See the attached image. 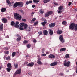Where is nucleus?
<instances>
[{
	"instance_id": "obj_1",
	"label": "nucleus",
	"mask_w": 77,
	"mask_h": 77,
	"mask_svg": "<svg viewBox=\"0 0 77 77\" xmlns=\"http://www.w3.org/2000/svg\"><path fill=\"white\" fill-rule=\"evenodd\" d=\"M69 29L71 30L76 31L77 30V24L74 23L71 24L69 26Z\"/></svg>"
},
{
	"instance_id": "obj_2",
	"label": "nucleus",
	"mask_w": 77,
	"mask_h": 77,
	"mask_svg": "<svg viewBox=\"0 0 77 77\" xmlns=\"http://www.w3.org/2000/svg\"><path fill=\"white\" fill-rule=\"evenodd\" d=\"M18 6L20 7L23 6V3L17 2L14 4L13 7L14 8H16V7H17V6Z\"/></svg>"
},
{
	"instance_id": "obj_3",
	"label": "nucleus",
	"mask_w": 77,
	"mask_h": 77,
	"mask_svg": "<svg viewBox=\"0 0 77 77\" xmlns=\"http://www.w3.org/2000/svg\"><path fill=\"white\" fill-rule=\"evenodd\" d=\"M14 16L15 18L17 20H21V16L19 15V14L17 13H15L14 14Z\"/></svg>"
},
{
	"instance_id": "obj_4",
	"label": "nucleus",
	"mask_w": 77,
	"mask_h": 77,
	"mask_svg": "<svg viewBox=\"0 0 77 77\" xmlns=\"http://www.w3.org/2000/svg\"><path fill=\"white\" fill-rule=\"evenodd\" d=\"M66 60H65L64 61V65L65 66H67V67L69 66L70 62L69 61H68L66 63Z\"/></svg>"
},
{
	"instance_id": "obj_5",
	"label": "nucleus",
	"mask_w": 77,
	"mask_h": 77,
	"mask_svg": "<svg viewBox=\"0 0 77 77\" xmlns=\"http://www.w3.org/2000/svg\"><path fill=\"white\" fill-rule=\"evenodd\" d=\"M20 24L25 29H26L28 27V25L24 23H21Z\"/></svg>"
},
{
	"instance_id": "obj_6",
	"label": "nucleus",
	"mask_w": 77,
	"mask_h": 77,
	"mask_svg": "<svg viewBox=\"0 0 77 77\" xmlns=\"http://www.w3.org/2000/svg\"><path fill=\"white\" fill-rule=\"evenodd\" d=\"M53 14V12L52 11H49L46 12L45 14V17H48L50 15H51Z\"/></svg>"
},
{
	"instance_id": "obj_7",
	"label": "nucleus",
	"mask_w": 77,
	"mask_h": 77,
	"mask_svg": "<svg viewBox=\"0 0 77 77\" xmlns=\"http://www.w3.org/2000/svg\"><path fill=\"white\" fill-rule=\"evenodd\" d=\"M59 39L60 41H61V42H65V40L63 39V36L62 35H61L59 37Z\"/></svg>"
},
{
	"instance_id": "obj_8",
	"label": "nucleus",
	"mask_w": 77,
	"mask_h": 77,
	"mask_svg": "<svg viewBox=\"0 0 77 77\" xmlns=\"http://www.w3.org/2000/svg\"><path fill=\"white\" fill-rule=\"evenodd\" d=\"M48 57L50 59H54L55 58V56L51 54L49 55Z\"/></svg>"
},
{
	"instance_id": "obj_9",
	"label": "nucleus",
	"mask_w": 77,
	"mask_h": 77,
	"mask_svg": "<svg viewBox=\"0 0 77 77\" xmlns=\"http://www.w3.org/2000/svg\"><path fill=\"white\" fill-rule=\"evenodd\" d=\"M56 24L54 23H52L50 24L49 26L50 27H54V26H55Z\"/></svg>"
},
{
	"instance_id": "obj_10",
	"label": "nucleus",
	"mask_w": 77,
	"mask_h": 77,
	"mask_svg": "<svg viewBox=\"0 0 77 77\" xmlns=\"http://www.w3.org/2000/svg\"><path fill=\"white\" fill-rule=\"evenodd\" d=\"M34 65V63L33 62L27 65L28 66H30V67H32Z\"/></svg>"
},
{
	"instance_id": "obj_11",
	"label": "nucleus",
	"mask_w": 77,
	"mask_h": 77,
	"mask_svg": "<svg viewBox=\"0 0 77 77\" xmlns=\"http://www.w3.org/2000/svg\"><path fill=\"white\" fill-rule=\"evenodd\" d=\"M21 69H19L17 70L15 72V74H20L21 73Z\"/></svg>"
},
{
	"instance_id": "obj_12",
	"label": "nucleus",
	"mask_w": 77,
	"mask_h": 77,
	"mask_svg": "<svg viewBox=\"0 0 77 77\" xmlns=\"http://www.w3.org/2000/svg\"><path fill=\"white\" fill-rule=\"evenodd\" d=\"M19 22L18 21H17L16 22V23L15 25V27H16V28H18V27H19V25H18L19 24Z\"/></svg>"
},
{
	"instance_id": "obj_13",
	"label": "nucleus",
	"mask_w": 77,
	"mask_h": 77,
	"mask_svg": "<svg viewBox=\"0 0 77 77\" xmlns=\"http://www.w3.org/2000/svg\"><path fill=\"white\" fill-rule=\"evenodd\" d=\"M57 64V62H54L51 63L50 65L51 66H55V65H56Z\"/></svg>"
},
{
	"instance_id": "obj_14",
	"label": "nucleus",
	"mask_w": 77,
	"mask_h": 77,
	"mask_svg": "<svg viewBox=\"0 0 77 77\" xmlns=\"http://www.w3.org/2000/svg\"><path fill=\"white\" fill-rule=\"evenodd\" d=\"M20 25V26H19V29L20 30H24V27L23 26H22V25Z\"/></svg>"
},
{
	"instance_id": "obj_15",
	"label": "nucleus",
	"mask_w": 77,
	"mask_h": 77,
	"mask_svg": "<svg viewBox=\"0 0 77 77\" xmlns=\"http://www.w3.org/2000/svg\"><path fill=\"white\" fill-rule=\"evenodd\" d=\"M43 33L44 35H47L48 34V31L46 30H44L43 31Z\"/></svg>"
},
{
	"instance_id": "obj_16",
	"label": "nucleus",
	"mask_w": 77,
	"mask_h": 77,
	"mask_svg": "<svg viewBox=\"0 0 77 77\" xmlns=\"http://www.w3.org/2000/svg\"><path fill=\"white\" fill-rule=\"evenodd\" d=\"M2 21L3 22V23H5L7 22V20L6 19L4 18L2 19Z\"/></svg>"
},
{
	"instance_id": "obj_17",
	"label": "nucleus",
	"mask_w": 77,
	"mask_h": 77,
	"mask_svg": "<svg viewBox=\"0 0 77 77\" xmlns=\"http://www.w3.org/2000/svg\"><path fill=\"white\" fill-rule=\"evenodd\" d=\"M49 30V34L50 35H51L53 34V30L50 29Z\"/></svg>"
},
{
	"instance_id": "obj_18",
	"label": "nucleus",
	"mask_w": 77,
	"mask_h": 77,
	"mask_svg": "<svg viewBox=\"0 0 77 77\" xmlns=\"http://www.w3.org/2000/svg\"><path fill=\"white\" fill-rule=\"evenodd\" d=\"M57 33L58 35H60L62 33V30H58L57 31Z\"/></svg>"
},
{
	"instance_id": "obj_19",
	"label": "nucleus",
	"mask_w": 77,
	"mask_h": 77,
	"mask_svg": "<svg viewBox=\"0 0 77 77\" xmlns=\"http://www.w3.org/2000/svg\"><path fill=\"white\" fill-rule=\"evenodd\" d=\"M6 9L5 8H3L1 9V12H5L6 11Z\"/></svg>"
},
{
	"instance_id": "obj_20",
	"label": "nucleus",
	"mask_w": 77,
	"mask_h": 77,
	"mask_svg": "<svg viewBox=\"0 0 77 77\" xmlns=\"http://www.w3.org/2000/svg\"><path fill=\"white\" fill-rule=\"evenodd\" d=\"M33 2L34 3H37V4H38L39 1L38 0H33Z\"/></svg>"
},
{
	"instance_id": "obj_21",
	"label": "nucleus",
	"mask_w": 77,
	"mask_h": 77,
	"mask_svg": "<svg viewBox=\"0 0 77 77\" xmlns=\"http://www.w3.org/2000/svg\"><path fill=\"white\" fill-rule=\"evenodd\" d=\"M33 3V1H27L26 2L27 5H29L30 3Z\"/></svg>"
},
{
	"instance_id": "obj_22",
	"label": "nucleus",
	"mask_w": 77,
	"mask_h": 77,
	"mask_svg": "<svg viewBox=\"0 0 77 77\" xmlns=\"http://www.w3.org/2000/svg\"><path fill=\"white\" fill-rule=\"evenodd\" d=\"M47 23V22L44 21L43 22H42L41 24H42V26H45V24H46Z\"/></svg>"
},
{
	"instance_id": "obj_23",
	"label": "nucleus",
	"mask_w": 77,
	"mask_h": 77,
	"mask_svg": "<svg viewBox=\"0 0 77 77\" xmlns=\"http://www.w3.org/2000/svg\"><path fill=\"white\" fill-rule=\"evenodd\" d=\"M3 24H2L0 26V30H3Z\"/></svg>"
},
{
	"instance_id": "obj_24",
	"label": "nucleus",
	"mask_w": 77,
	"mask_h": 77,
	"mask_svg": "<svg viewBox=\"0 0 77 77\" xmlns=\"http://www.w3.org/2000/svg\"><path fill=\"white\" fill-rule=\"evenodd\" d=\"M7 67H8V68H11L12 66H11V64L10 63H8L7 65Z\"/></svg>"
},
{
	"instance_id": "obj_25",
	"label": "nucleus",
	"mask_w": 77,
	"mask_h": 77,
	"mask_svg": "<svg viewBox=\"0 0 77 77\" xmlns=\"http://www.w3.org/2000/svg\"><path fill=\"white\" fill-rule=\"evenodd\" d=\"M65 50H66V48H61L60 50V52L63 51H65Z\"/></svg>"
},
{
	"instance_id": "obj_26",
	"label": "nucleus",
	"mask_w": 77,
	"mask_h": 77,
	"mask_svg": "<svg viewBox=\"0 0 77 77\" xmlns=\"http://www.w3.org/2000/svg\"><path fill=\"white\" fill-rule=\"evenodd\" d=\"M63 6H60L59 7L58 9L59 10H62L63 9Z\"/></svg>"
},
{
	"instance_id": "obj_27",
	"label": "nucleus",
	"mask_w": 77,
	"mask_h": 77,
	"mask_svg": "<svg viewBox=\"0 0 77 77\" xmlns=\"http://www.w3.org/2000/svg\"><path fill=\"white\" fill-rule=\"evenodd\" d=\"M16 54V52H14L12 53V57H14V56H15Z\"/></svg>"
},
{
	"instance_id": "obj_28",
	"label": "nucleus",
	"mask_w": 77,
	"mask_h": 77,
	"mask_svg": "<svg viewBox=\"0 0 77 77\" xmlns=\"http://www.w3.org/2000/svg\"><path fill=\"white\" fill-rule=\"evenodd\" d=\"M50 1V0H44L43 2L44 3H47L48 2Z\"/></svg>"
},
{
	"instance_id": "obj_29",
	"label": "nucleus",
	"mask_w": 77,
	"mask_h": 77,
	"mask_svg": "<svg viewBox=\"0 0 77 77\" xmlns=\"http://www.w3.org/2000/svg\"><path fill=\"white\" fill-rule=\"evenodd\" d=\"M37 63H38V64H39V65H41L42 64L41 62L40 61H39V60H38Z\"/></svg>"
},
{
	"instance_id": "obj_30",
	"label": "nucleus",
	"mask_w": 77,
	"mask_h": 77,
	"mask_svg": "<svg viewBox=\"0 0 77 77\" xmlns=\"http://www.w3.org/2000/svg\"><path fill=\"white\" fill-rule=\"evenodd\" d=\"M14 66H15V68H17L18 67V65L17 64H14Z\"/></svg>"
},
{
	"instance_id": "obj_31",
	"label": "nucleus",
	"mask_w": 77,
	"mask_h": 77,
	"mask_svg": "<svg viewBox=\"0 0 77 77\" xmlns=\"http://www.w3.org/2000/svg\"><path fill=\"white\" fill-rule=\"evenodd\" d=\"M7 71L8 72H10L11 71V68H7Z\"/></svg>"
},
{
	"instance_id": "obj_32",
	"label": "nucleus",
	"mask_w": 77,
	"mask_h": 77,
	"mask_svg": "<svg viewBox=\"0 0 77 77\" xmlns=\"http://www.w3.org/2000/svg\"><path fill=\"white\" fill-rule=\"evenodd\" d=\"M62 23L63 24V25H66V22L65 21H63L62 22Z\"/></svg>"
},
{
	"instance_id": "obj_33",
	"label": "nucleus",
	"mask_w": 77,
	"mask_h": 77,
	"mask_svg": "<svg viewBox=\"0 0 77 77\" xmlns=\"http://www.w3.org/2000/svg\"><path fill=\"white\" fill-rule=\"evenodd\" d=\"M21 39V37H20L18 38L17 39V41H20Z\"/></svg>"
},
{
	"instance_id": "obj_34",
	"label": "nucleus",
	"mask_w": 77,
	"mask_h": 77,
	"mask_svg": "<svg viewBox=\"0 0 77 77\" xmlns=\"http://www.w3.org/2000/svg\"><path fill=\"white\" fill-rule=\"evenodd\" d=\"M6 2L8 4V5H11V2L9 1V0H6Z\"/></svg>"
},
{
	"instance_id": "obj_35",
	"label": "nucleus",
	"mask_w": 77,
	"mask_h": 77,
	"mask_svg": "<svg viewBox=\"0 0 77 77\" xmlns=\"http://www.w3.org/2000/svg\"><path fill=\"white\" fill-rule=\"evenodd\" d=\"M14 24H15V23L14 22H11V26H14Z\"/></svg>"
},
{
	"instance_id": "obj_36",
	"label": "nucleus",
	"mask_w": 77,
	"mask_h": 77,
	"mask_svg": "<svg viewBox=\"0 0 77 77\" xmlns=\"http://www.w3.org/2000/svg\"><path fill=\"white\" fill-rule=\"evenodd\" d=\"M28 43V41L27 40H25L23 41V43H24V44H27V43Z\"/></svg>"
},
{
	"instance_id": "obj_37",
	"label": "nucleus",
	"mask_w": 77,
	"mask_h": 77,
	"mask_svg": "<svg viewBox=\"0 0 77 77\" xmlns=\"http://www.w3.org/2000/svg\"><path fill=\"white\" fill-rule=\"evenodd\" d=\"M39 12H40V13H41V14H43L44 13V11H42V9H41L40 10Z\"/></svg>"
},
{
	"instance_id": "obj_38",
	"label": "nucleus",
	"mask_w": 77,
	"mask_h": 77,
	"mask_svg": "<svg viewBox=\"0 0 77 77\" xmlns=\"http://www.w3.org/2000/svg\"><path fill=\"white\" fill-rule=\"evenodd\" d=\"M42 33V32L41 31H40L39 32H38V34L40 35H41Z\"/></svg>"
},
{
	"instance_id": "obj_39",
	"label": "nucleus",
	"mask_w": 77,
	"mask_h": 77,
	"mask_svg": "<svg viewBox=\"0 0 77 77\" xmlns=\"http://www.w3.org/2000/svg\"><path fill=\"white\" fill-rule=\"evenodd\" d=\"M5 53L6 54H8L9 53V51H5Z\"/></svg>"
},
{
	"instance_id": "obj_40",
	"label": "nucleus",
	"mask_w": 77,
	"mask_h": 77,
	"mask_svg": "<svg viewBox=\"0 0 77 77\" xmlns=\"http://www.w3.org/2000/svg\"><path fill=\"white\" fill-rule=\"evenodd\" d=\"M69 54H67L65 55L66 58H68L69 57Z\"/></svg>"
},
{
	"instance_id": "obj_41",
	"label": "nucleus",
	"mask_w": 77,
	"mask_h": 77,
	"mask_svg": "<svg viewBox=\"0 0 77 77\" xmlns=\"http://www.w3.org/2000/svg\"><path fill=\"white\" fill-rule=\"evenodd\" d=\"M38 24V21H36L34 23V25L35 26H36V25H37Z\"/></svg>"
},
{
	"instance_id": "obj_42",
	"label": "nucleus",
	"mask_w": 77,
	"mask_h": 77,
	"mask_svg": "<svg viewBox=\"0 0 77 77\" xmlns=\"http://www.w3.org/2000/svg\"><path fill=\"white\" fill-rule=\"evenodd\" d=\"M10 59V57L9 56L7 57L6 58V60H9Z\"/></svg>"
},
{
	"instance_id": "obj_43",
	"label": "nucleus",
	"mask_w": 77,
	"mask_h": 77,
	"mask_svg": "<svg viewBox=\"0 0 77 77\" xmlns=\"http://www.w3.org/2000/svg\"><path fill=\"white\" fill-rule=\"evenodd\" d=\"M62 11L61 10H59V11H58V14H60V13H62Z\"/></svg>"
},
{
	"instance_id": "obj_44",
	"label": "nucleus",
	"mask_w": 77,
	"mask_h": 77,
	"mask_svg": "<svg viewBox=\"0 0 77 77\" xmlns=\"http://www.w3.org/2000/svg\"><path fill=\"white\" fill-rule=\"evenodd\" d=\"M31 46V45H30V44H28L27 45V48H30V47Z\"/></svg>"
},
{
	"instance_id": "obj_45",
	"label": "nucleus",
	"mask_w": 77,
	"mask_h": 77,
	"mask_svg": "<svg viewBox=\"0 0 77 77\" xmlns=\"http://www.w3.org/2000/svg\"><path fill=\"white\" fill-rule=\"evenodd\" d=\"M72 4V3H71V2H69V4H68V6H70V5Z\"/></svg>"
},
{
	"instance_id": "obj_46",
	"label": "nucleus",
	"mask_w": 77,
	"mask_h": 77,
	"mask_svg": "<svg viewBox=\"0 0 77 77\" xmlns=\"http://www.w3.org/2000/svg\"><path fill=\"white\" fill-rule=\"evenodd\" d=\"M22 20L23 21H25V22L26 21V20L25 19H22Z\"/></svg>"
},
{
	"instance_id": "obj_47",
	"label": "nucleus",
	"mask_w": 77,
	"mask_h": 77,
	"mask_svg": "<svg viewBox=\"0 0 77 77\" xmlns=\"http://www.w3.org/2000/svg\"><path fill=\"white\" fill-rule=\"evenodd\" d=\"M41 56H46V54H42Z\"/></svg>"
},
{
	"instance_id": "obj_48",
	"label": "nucleus",
	"mask_w": 77,
	"mask_h": 77,
	"mask_svg": "<svg viewBox=\"0 0 77 77\" xmlns=\"http://www.w3.org/2000/svg\"><path fill=\"white\" fill-rule=\"evenodd\" d=\"M5 50H8V48H4Z\"/></svg>"
},
{
	"instance_id": "obj_49",
	"label": "nucleus",
	"mask_w": 77,
	"mask_h": 77,
	"mask_svg": "<svg viewBox=\"0 0 77 77\" xmlns=\"http://www.w3.org/2000/svg\"><path fill=\"white\" fill-rule=\"evenodd\" d=\"M54 4L56 6H58L59 5V4L57 3H54Z\"/></svg>"
},
{
	"instance_id": "obj_50",
	"label": "nucleus",
	"mask_w": 77,
	"mask_h": 77,
	"mask_svg": "<svg viewBox=\"0 0 77 77\" xmlns=\"http://www.w3.org/2000/svg\"><path fill=\"white\" fill-rule=\"evenodd\" d=\"M32 20L33 21H35V20H36V19L35 18H33Z\"/></svg>"
},
{
	"instance_id": "obj_51",
	"label": "nucleus",
	"mask_w": 77,
	"mask_h": 77,
	"mask_svg": "<svg viewBox=\"0 0 77 77\" xmlns=\"http://www.w3.org/2000/svg\"><path fill=\"white\" fill-rule=\"evenodd\" d=\"M31 23H34V21L33 20H31Z\"/></svg>"
},
{
	"instance_id": "obj_52",
	"label": "nucleus",
	"mask_w": 77,
	"mask_h": 77,
	"mask_svg": "<svg viewBox=\"0 0 77 77\" xmlns=\"http://www.w3.org/2000/svg\"><path fill=\"white\" fill-rule=\"evenodd\" d=\"M60 75H61V76H62L63 75H64V74H63V73H60Z\"/></svg>"
},
{
	"instance_id": "obj_53",
	"label": "nucleus",
	"mask_w": 77,
	"mask_h": 77,
	"mask_svg": "<svg viewBox=\"0 0 77 77\" xmlns=\"http://www.w3.org/2000/svg\"><path fill=\"white\" fill-rule=\"evenodd\" d=\"M33 41L34 42H35V43L36 42V39H34L33 40Z\"/></svg>"
},
{
	"instance_id": "obj_54",
	"label": "nucleus",
	"mask_w": 77,
	"mask_h": 77,
	"mask_svg": "<svg viewBox=\"0 0 77 77\" xmlns=\"http://www.w3.org/2000/svg\"><path fill=\"white\" fill-rule=\"evenodd\" d=\"M24 63V64H27V63H28V62H25Z\"/></svg>"
},
{
	"instance_id": "obj_55",
	"label": "nucleus",
	"mask_w": 77,
	"mask_h": 77,
	"mask_svg": "<svg viewBox=\"0 0 77 77\" xmlns=\"http://www.w3.org/2000/svg\"><path fill=\"white\" fill-rule=\"evenodd\" d=\"M35 5H32V8H35Z\"/></svg>"
},
{
	"instance_id": "obj_56",
	"label": "nucleus",
	"mask_w": 77,
	"mask_h": 77,
	"mask_svg": "<svg viewBox=\"0 0 77 77\" xmlns=\"http://www.w3.org/2000/svg\"><path fill=\"white\" fill-rule=\"evenodd\" d=\"M46 53L47 54H49V52H46Z\"/></svg>"
},
{
	"instance_id": "obj_57",
	"label": "nucleus",
	"mask_w": 77,
	"mask_h": 77,
	"mask_svg": "<svg viewBox=\"0 0 77 77\" xmlns=\"http://www.w3.org/2000/svg\"><path fill=\"white\" fill-rule=\"evenodd\" d=\"M21 13H22V14H24V11H21Z\"/></svg>"
},
{
	"instance_id": "obj_58",
	"label": "nucleus",
	"mask_w": 77,
	"mask_h": 77,
	"mask_svg": "<svg viewBox=\"0 0 77 77\" xmlns=\"http://www.w3.org/2000/svg\"><path fill=\"white\" fill-rule=\"evenodd\" d=\"M34 14V13L33 12H32L31 13V15H33Z\"/></svg>"
},
{
	"instance_id": "obj_59",
	"label": "nucleus",
	"mask_w": 77,
	"mask_h": 77,
	"mask_svg": "<svg viewBox=\"0 0 77 77\" xmlns=\"http://www.w3.org/2000/svg\"><path fill=\"white\" fill-rule=\"evenodd\" d=\"M44 49H43L42 50V51H43V52H42V53H44Z\"/></svg>"
},
{
	"instance_id": "obj_60",
	"label": "nucleus",
	"mask_w": 77,
	"mask_h": 77,
	"mask_svg": "<svg viewBox=\"0 0 77 77\" xmlns=\"http://www.w3.org/2000/svg\"><path fill=\"white\" fill-rule=\"evenodd\" d=\"M69 72V71L68 70H66V72Z\"/></svg>"
},
{
	"instance_id": "obj_61",
	"label": "nucleus",
	"mask_w": 77,
	"mask_h": 77,
	"mask_svg": "<svg viewBox=\"0 0 77 77\" xmlns=\"http://www.w3.org/2000/svg\"><path fill=\"white\" fill-rule=\"evenodd\" d=\"M7 38H9V36L8 35H7Z\"/></svg>"
},
{
	"instance_id": "obj_62",
	"label": "nucleus",
	"mask_w": 77,
	"mask_h": 77,
	"mask_svg": "<svg viewBox=\"0 0 77 77\" xmlns=\"http://www.w3.org/2000/svg\"><path fill=\"white\" fill-rule=\"evenodd\" d=\"M2 69V67L1 66H0V70Z\"/></svg>"
},
{
	"instance_id": "obj_63",
	"label": "nucleus",
	"mask_w": 77,
	"mask_h": 77,
	"mask_svg": "<svg viewBox=\"0 0 77 77\" xmlns=\"http://www.w3.org/2000/svg\"><path fill=\"white\" fill-rule=\"evenodd\" d=\"M28 74H29L30 75V74H31V73H28Z\"/></svg>"
},
{
	"instance_id": "obj_64",
	"label": "nucleus",
	"mask_w": 77,
	"mask_h": 77,
	"mask_svg": "<svg viewBox=\"0 0 77 77\" xmlns=\"http://www.w3.org/2000/svg\"><path fill=\"white\" fill-rule=\"evenodd\" d=\"M59 17H62V16H59Z\"/></svg>"
}]
</instances>
